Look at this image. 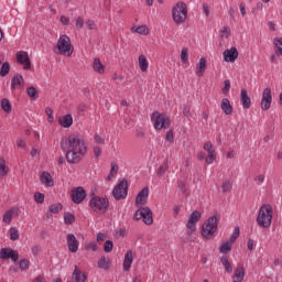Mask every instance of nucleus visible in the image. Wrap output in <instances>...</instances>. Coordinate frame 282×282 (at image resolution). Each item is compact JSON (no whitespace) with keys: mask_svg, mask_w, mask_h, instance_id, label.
Masks as SVG:
<instances>
[{"mask_svg":"<svg viewBox=\"0 0 282 282\" xmlns=\"http://www.w3.org/2000/svg\"><path fill=\"white\" fill-rule=\"evenodd\" d=\"M14 215V207L7 210L3 215L2 221L4 224H10L12 221V216Z\"/></svg>","mask_w":282,"mask_h":282,"instance_id":"33","label":"nucleus"},{"mask_svg":"<svg viewBox=\"0 0 282 282\" xmlns=\"http://www.w3.org/2000/svg\"><path fill=\"white\" fill-rule=\"evenodd\" d=\"M181 61L182 63H188V48H182Z\"/></svg>","mask_w":282,"mask_h":282,"instance_id":"47","label":"nucleus"},{"mask_svg":"<svg viewBox=\"0 0 282 282\" xmlns=\"http://www.w3.org/2000/svg\"><path fill=\"white\" fill-rule=\"evenodd\" d=\"M220 108L225 116H230L232 113V105H230V100L228 98H223Z\"/></svg>","mask_w":282,"mask_h":282,"instance_id":"19","label":"nucleus"},{"mask_svg":"<svg viewBox=\"0 0 282 282\" xmlns=\"http://www.w3.org/2000/svg\"><path fill=\"white\" fill-rule=\"evenodd\" d=\"M89 206L94 213L104 215V213L109 210V199L100 196H94L89 202Z\"/></svg>","mask_w":282,"mask_h":282,"instance_id":"6","label":"nucleus"},{"mask_svg":"<svg viewBox=\"0 0 282 282\" xmlns=\"http://www.w3.org/2000/svg\"><path fill=\"white\" fill-rule=\"evenodd\" d=\"M239 235H240V229H239V227H236L234 229L231 237L229 238V242L235 243V241H237V239H239Z\"/></svg>","mask_w":282,"mask_h":282,"instance_id":"41","label":"nucleus"},{"mask_svg":"<svg viewBox=\"0 0 282 282\" xmlns=\"http://www.w3.org/2000/svg\"><path fill=\"white\" fill-rule=\"evenodd\" d=\"M26 94L32 100H36L39 98V91H36L34 86L26 88Z\"/></svg>","mask_w":282,"mask_h":282,"instance_id":"36","label":"nucleus"},{"mask_svg":"<svg viewBox=\"0 0 282 282\" xmlns=\"http://www.w3.org/2000/svg\"><path fill=\"white\" fill-rule=\"evenodd\" d=\"M61 23L63 25H69V18L65 17V15H62L61 17Z\"/></svg>","mask_w":282,"mask_h":282,"instance_id":"62","label":"nucleus"},{"mask_svg":"<svg viewBox=\"0 0 282 282\" xmlns=\"http://www.w3.org/2000/svg\"><path fill=\"white\" fill-rule=\"evenodd\" d=\"M94 72H97V74H105V65L100 62V59L95 58L93 63Z\"/></svg>","mask_w":282,"mask_h":282,"instance_id":"27","label":"nucleus"},{"mask_svg":"<svg viewBox=\"0 0 282 282\" xmlns=\"http://www.w3.org/2000/svg\"><path fill=\"white\" fill-rule=\"evenodd\" d=\"M70 197L74 204H83V202H85V197H87V192H85L83 186H78L72 189Z\"/></svg>","mask_w":282,"mask_h":282,"instance_id":"9","label":"nucleus"},{"mask_svg":"<svg viewBox=\"0 0 282 282\" xmlns=\"http://www.w3.org/2000/svg\"><path fill=\"white\" fill-rule=\"evenodd\" d=\"M86 26L88 30H96V22L94 20L86 21Z\"/></svg>","mask_w":282,"mask_h":282,"instance_id":"58","label":"nucleus"},{"mask_svg":"<svg viewBox=\"0 0 282 282\" xmlns=\"http://www.w3.org/2000/svg\"><path fill=\"white\" fill-rule=\"evenodd\" d=\"M173 139H174V137H173V131L167 132V134H166V137H165V140H166L167 142H173Z\"/></svg>","mask_w":282,"mask_h":282,"instance_id":"64","label":"nucleus"},{"mask_svg":"<svg viewBox=\"0 0 282 282\" xmlns=\"http://www.w3.org/2000/svg\"><path fill=\"white\" fill-rule=\"evenodd\" d=\"M9 232H10V240L11 241H19V229H17L15 227H11L9 229Z\"/></svg>","mask_w":282,"mask_h":282,"instance_id":"39","label":"nucleus"},{"mask_svg":"<svg viewBox=\"0 0 282 282\" xmlns=\"http://www.w3.org/2000/svg\"><path fill=\"white\" fill-rule=\"evenodd\" d=\"M23 83V76L22 75H15L11 79V89H17V85H21Z\"/></svg>","mask_w":282,"mask_h":282,"instance_id":"37","label":"nucleus"},{"mask_svg":"<svg viewBox=\"0 0 282 282\" xmlns=\"http://www.w3.org/2000/svg\"><path fill=\"white\" fill-rule=\"evenodd\" d=\"M132 263H133V251L128 250L123 259V271L129 272L131 270Z\"/></svg>","mask_w":282,"mask_h":282,"instance_id":"17","label":"nucleus"},{"mask_svg":"<svg viewBox=\"0 0 282 282\" xmlns=\"http://www.w3.org/2000/svg\"><path fill=\"white\" fill-rule=\"evenodd\" d=\"M240 102L242 104L243 109H250L251 101L250 96H248V90H241Z\"/></svg>","mask_w":282,"mask_h":282,"instance_id":"23","label":"nucleus"},{"mask_svg":"<svg viewBox=\"0 0 282 282\" xmlns=\"http://www.w3.org/2000/svg\"><path fill=\"white\" fill-rule=\"evenodd\" d=\"M144 216V207L139 208L133 216L134 221H140L142 217Z\"/></svg>","mask_w":282,"mask_h":282,"instance_id":"45","label":"nucleus"},{"mask_svg":"<svg viewBox=\"0 0 282 282\" xmlns=\"http://www.w3.org/2000/svg\"><path fill=\"white\" fill-rule=\"evenodd\" d=\"M149 198V187H144L140 191V193L137 195L135 204L138 206H144L147 204V199Z\"/></svg>","mask_w":282,"mask_h":282,"instance_id":"16","label":"nucleus"},{"mask_svg":"<svg viewBox=\"0 0 282 282\" xmlns=\"http://www.w3.org/2000/svg\"><path fill=\"white\" fill-rule=\"evenodd\" d=\"M1 109L6 111V113L12 112V105L10 104V100L8 98H3L1 100Z\"/></svg>","mask_w":282,"mask_h":282,"instance_id":"30","label":"nucleus"},{"mask_svg":"<svg viewBox=\"0 0 282 282\" xmlns=\"http://www.w3.org/2000/svg\"><path fill=\"white\" fill-rule=\"evenodd\" d=\"M127 195H129V182L127 178H123L112 189V197H115L117 202H120V199H127Z\"/></svg>","mask_w":282,"mask_h":282,"instance_id":"7","label":"nucleus"},{"mask_svg":"<svg viewBox=\"0 0 282 282\" xmlns=\"http://www.w3.org/2000/svg\"><path fill=\"white\" fill-rule=\"evenodd\" d=\"M66 241L69 252H78V239H76V236H74V234H68L66 236Z\"/></svg>","mask_w":282,"mask_h":282,"instance_id":"15","label":"nucleus"},{"mask_svg":"<svg viewBox=\"0 0 282 282\" xmlns=\"http://www.w3.org/2000/svg\"><path fill=\"white\" fill-rule=\"evenodd\" d=\"M10 171V167L6 165V159L0 158V175L1 177L8 175V172Z\"/></svg>","mask_w":282,"mask_h":282,"instance_id":"31","label":"nucleus"},{"mask_svg":"<svg viewBox=\"0 0 282 282\" xmlns=\"http://www.w3.org/2000/svg\"><path fill=\"white\" fill-rule=\"evenodd\" d=\"M110 175H112V177L118 175V164L115 162L111 163Z\"/></svg>","mask_w":282,"mask_h":282,"instance_id":"53","label":"nucleus"},{"mask_svg":"<svg viewBox=\"0 0 282 282\" xmlns=\"http://www.w3.org/2000/svg\"><path fill=\"white\" fill-rule=\"evenodd\" d=\"M9 74H10V63L4 62V63H2L1 68H0V76L2 78H6V76Z\"/></svg>","mask_w":282,"mask_h":282,"instance_id":"32","label":"nucleus"},{"mask_svg":"<svg viewBox=\"0 0 282 282\" xmlns=\"http://www.w3.org/2000/svg\"><path fill=\"white\" fill-rule=\"evenodd\" d=\"M94 140H95L96 144H105V138H102L98 133H95Z\"/></svg>","mask_w":282,"mask_h":282,"instance_id":"56","label":"nucleus"},{"mask_svg":"<svg viewBox=\"0 0 282 282\" xmlns=\"http://www.w3.org/2000/svg\"><path fill=\"white\" fill-rule=\"evenodd\" d=\"M206 67H207L206 58L202 57L199 59L198 65L196 66V76H198V78H202V76H204V74L206 73Z\"/></svg>","mask_w":282,"mask_h":282,"instance_id":"20","label":"nucleus"},{"mask_svg":"<svg viewBox=\"0 0 282 282\" xmlns=\"http://www.w3.org/2000/svg\"><path fill=\"white\" fill-rule=\"evenodd\" d=\"M177 184L181 193L184 195L186 193V183H184L183 181H178Z\"/></svg>","mask_w":282,"mask_h":282,"instance_id":"57","label":"nucleus"},{"mask_svg":"<svg viewBox=\"0 0 282 282\" xmlns=\"http://www.w3.org/2000/svg\"><path fill=\"white\" fill-rule=\"evenodd\" d=\"M272 107V89L264 88L262 93L261 109L268 111Z\"/></svg>","mask_w":282,"mask_h":282,"instance_id":"10","label":"nucleus"},{"mask_svg":"<svg viewBox=\"0 0 282 282\" xmlns=\"http://www.w3.org/2000/svg\"><path fill=\"white\" fill-rule=\"evenodd\" d=\"M203 12H205L206 17H210V7L207 3L203 4Z\"/></svg>","mask_w":282,"mask_h":282,"instance_id":"61","label":"nucleus"},{"mask_svg":"<svg viewBox=\"0 0 282 282\" xmlns=\"http://www.w3.org/2000/svg\"><path fill=\"white\" fill-rule=\"evenodd\" d=\"M217 221H219L217 216L209 217L207 221L203 224L202 237H204L205 239H213V237L215 236V232H217V226H218Z\"/></svg>","mask_w":282,"mask_h":282,"instance_id":"5","label":"nucleus"},{"mask_svg":"<svg viewBox=\"0 0 282 282\" xmlns=\"http://www.w3.org/2000/svg\"><path fill=\"white\" fill-rule=\"evenodd\" d=\"M230 91V80L226 79L224 82V87H223V94H228Z\"/></svg>","mask_w":282,"mask_h":282,"instance_id":"55","label":"nucleus"},{"mask_svg":"<svg viewBox=\"0 0 282 282\" xmlns=\"http://www.w3.org/2000/svg\"><path fill=\"white\" fill-rule=\"evenodd\" d=\"M240 13L241 17H246V3L243 2L240 3Z\"/></svg>","mask_w":282,"mask_h":282,"instance_id":"63","label":"nucleus"},{"mask_svg":"<svg viewBox=\"0 0 282 282\" xmlns=\"http://www.w3.org/2000/svg\"><path fill=\"white\" fill-rule=\"evenodd\" d=\"M93 151H94L96 160H98V158H100V155H102V149H100V147H98V145H95L93 148Z\"/></svg>","mask_w":282,"mask_h":282,"instance_id":"54","label":"nucleus"},{"mask_svg":"<svg viewBox=\"0 0 282 282\" xmlns=\"http://www.w3.org/2000/svg\"><path fill=\"white\" fill-rule=\"evenodd\" d=\"M274 52L276 56H282V37L273 39Z\"/></svg>","mask_w":282,"mask_h":282,"instance_id":"26","label":"nucleus"},{"mask_svg":"<svg viewBox=\"0 0 282 282\" xmlns=\"http://www.w3.org/2000/svg\"><path fill=\"white\" fill-rule=\"evenodd\" d=\"M223 56L225 63H235V61L239 58V51H237V47L231 46L230 48L224 51Z\"/></svg>","mask_w":282,"mask_h":282,"instance_id":"13","label":"nucleus"},{"mask_svg":"<svg viewBox=\"0 0 282 282\" xmlns=\"http://www.w3.org/2000/svg\"><path fill=\"white\" fill-rule=\"evenodd\" d=\"M243 276H246V271H245L243 267H239L234 272L232 281L234 282H242Z\"/></svg>","mask_w":282,"mask_h":282,"instance_id":"25","label":"nucleus"},{"mask_svg":"<svg viewBox=\"0 0 282 282\" xmlns=\"http://www.w3.org/2000/svg\"><path fill=\"white\" fill-rule=\"evenodd\" d=\"M59 210H63V205L61 203L50 206V213H53L54 215H56V213H58Z\"/></svg>","mask_w":282,"mask_h":282,"instance_id":"42","label":"nucleus"},{"mask_svg":"<svg viewBox=\"0 0 282 282\" xmlns=\"http://www.w3.org/2000/svg\"><path fill=\"white\" fill-rule=\"evenodd\" d=\"M61 127H64V129H69L72 124H74V118L72 115H65L59 119Z\"/></svg>","mask_w":282,"mask_h":282,"instance_id":"24","label":"nucleus"},{"mask_svg":"<svg viewBox=\"0 0 282 282\" xmlns=\"http://www.w3.org/2000/svg\"><path fill=\"white\" fill-rule=\"evenodd\" d=\"M61 149L66 153L68 164H80L83 158L87 154L85 140L78 134H70L61 141Z\"/></svg>","mask_w":282,"mask_h":282,"instance_id":"1","label":"nucleus"},{"mask_svg":"<svg viewBox=\"0 0 282 282\" xmlns=\"http://www.w3.org/2000/svg\"><path fill=\"white\" fill-rule=\"evenodd\" d=\"M132 32H137V34L147 36V34H149V28H147V25L133 26Z\"/></svg>","mask_w":282,"mask_h":282,"instance_id":"34","label":"nucleus"},{"mask_svg":"<svg viewBox=\"0 0 282 282\" xmlns=\"http://www.w3.org/2000/svg\"><path fill=\"white\" fill-rule=\"evenodd\" d=\"M104 250H105V252H111V250H113V241L106 240V242L104 245Z\"/></svg>","mask_w":282,"mask_h":282,"instance_id":"50","label":"nucleus"},{"mask_svg":"<svg viewBox=\"0 0 282 282\" xmlns=\"http://www.w3.org/2000/svg\"><path fill=\"white\" fill-rule=\"evenodd\" d=\"M139 67L141 72H147L149 69V61L147 59L145 55L139 56Z\"/></svg>","mask_w":282,"mask_h":282,"instance_id":"28","label":"nucleus"},{"mask_svg":"<svg viewBox=\"0 0 282 282\" xmlns=\"http://www.w3.org/2000/svg\"><path fill=\"white\" fill-rule=\"evenodd\" d=\"M19 268L20 270H28L30 268V260L28 259H22L20 262H19Z\"/></svg>","mask_w":282,"mask_h":282,"instance_id":"48","label":"nucleus"},{"mask_svg":"<svg viewBox=\"0 0 282 282\" xmlns=\"http://www.w3.org/2000/svg\"><path fill=\"white\" fill-rule=\"evenodd\" d=\"M152 120H154V129H169V127H171V120L163 113L153 112Z\"/></svg>","mask_w":282,"mask_h":282,"instance_id":"8","label":"nucleus"},{"mask_svg":"<svg viewBox=\"0 0 282 282\" xmlns=\"http://www.w3.org/2000/svg\"><path fill=\"white\" fill-rule=\"evenodd\" d=\"M40 180L42 184H45V186H54V180L52 178V174H50V172H42Z\"/></svg>","mask_w":282,"mask_h":282,"instance_id":"22","label":"nucleus"},{"mask_svg":"<svg viewBox=\"0 0 282 282\" xmlns=\"http://www.w3.org/2000/svg\"><path fill=\"white\" fill-rule=\"evenodd\" d=\"M272 217H274V208L270 204H263L258 212L256 218L257 225L260 228H270L272 226Z\"/></svg>","mask_w":282,"mask_h":282,"instance_id":"2","label":"nucleus"},{"mask_svg":"<svg viewBox=\"0 0 282 282\" xmlns=\"http://www.w3.org/2000/svg\"><path fill=\"white\" fill-rule=\"evenodd\" d=\"M98 268H101L102 270H109V259L107 257H101L98 261Z\"/></svg>","mask_w":282,"mask_h":282,"instance_id":"38","label":"nucleus"},{"mask_svg":"<svg viewBox=\"0 0 282 282\" xmlns=\"http://www.w3.org/2000/svg\"><path fill=\"white\" fill-rule=\"evenodd\" d=\"M0 259H11L14 263L19 261V251L11 248H2L0 250Z\"/></svg>","mask_w":282,"mask_h":282,"instance_id":"12","label":"nucleus"},{"mask_svg":"<svg viewBox=\"0 0 282 282\" xmlns=\"http://www.w3.org/2000/svg\"><path fill=\"white\" fill-rule=\"evenodd\" d=\"M17 61L20 63V65H24V69H30L32 67L30 55L25 51H20L17 53Z\"/></svg>","mask_w":282,"mask_h":282,"instance_id":"14","label":"nucleus"},{"mask_svg":"<svg viewBox=\"0 0 282 282\" xmlns=\"http://www.w3.org/2000/svg\"><path fill=\"white\" fill-rule=\"evenodd\" d=\"M221 191H223V193H228V192L232 191V182H230V181H225V182L221 184Z\"/></svg>","mask_w":282,"mask_h":282,"instance_id":"40","label":"nucleus"},{"mask_svg":"<svg viewBox=\"0 0 282 282\" xmlns=\"http://www.w3.org/2000/svg\"><path fill=\"white\" fill-rule=\"evenodd\" d=\"M172 17L174 23H176L177 25H182V23L186 21V17H188L186 3L177 2L175 7L172 9Z\"/></svg>","mask_w":282,"mask_h":282,"instance_id":"4","label":"nucleus"},{"mask_svg":"<svg viewBox=\"0 0 282 282\" xmlns=\"http://www.w3.org/2000/svg\"><path fill=\"white\" fill-rule=\"evenodd\" d=\"M55 54H59L61 56H72L74 54V45L72 44V40L67 35H61L57 40V44L54 48Z\"/></svg>","mask_w":282,"mask_h":282,"instance_id":"3","label":"nucleus"},{"mask_svg":"<svg viewBox=\"0 0 282 282\" xmlns=\"http://www.w3.org/2000/svg\"><path fill=\"white\" fill-rule=\"evenodd\" d=\"M167 171H169V163H165L159 167L156 174L159 175V177H162L164 173H166Z\"/></svg>","mask_w":282,"mask_h":282,"instance_id":"46","label":"nucleus"},{"mask_svg":"<svg viewBox=\"0 0 282 282\" xmlns=\"http://www.w3.org/2000/svg\"><path fill=\"white\" fill-rule=\"evenodd\" d=\"M199 219H202V213L194 210L188 218L187 221V235H192V232H195L196 228H195V224H197V221H199Z\"/></svg>","mask_w":282,"mask_h":282,"instance_id":"11","label":"nucleus"},{"mask_svg":"<svg viewBox=\"0 0 282 282\" xmlns=\"http://www.w3.org/2000/svg\"><path fill=\"white\" fill-rule=\"evenodd\" d=\"M75 219H76V217L73 214L67 213L64 215V221L66 225L74 224Z\"/></svg>","mask_w":282,"mask_h":282,"instance_id":"43","label":"nucleus"},{"mask_svg":"<svg viewBox=\"0 0 282 282\" xmlns=\"http://www.w3.org/2000/svg\"><path fill=\"white\" fill-rule=\"evenodd\" d=\"M220 252L223 254H228V252H230V250H232V242L230 241H225L220 248H219Z\"/></svg>","mask_w":282,"mask_h":282,"instance_id":"35","label":"nucleus"},{"mask_svg":"<svg viewBox=\"0 0 282 282\" xmlns=\"http://www.w3.org/2000/svg\"><path fill=\"white\" fill-rule=\"evenodd\" d=\"M220 36H221V39H224V36H225V39H229L230 37V28L224 26L220 32Z\"/></svg>","mask_w":282,"mask_h":282,"instance_id":"51","label":"nucleus"},{"mask_svg":"<svg viewBox=\"0 0 282 282\" xmlns=\"http://www.w3.org/2000/svg\"><path fill=\"white\" fill-rule=\"evenodd\" d=\"M86 248L87 250H93V252H96V250H98V245H96V242H90Z\"/></svg>","mask_w":282,"mask_h":282,"instance_id":"60","label":"nucleus"},{"mask_svg":"<svg viewBox=\"0 0 282 282\" xmlns=\"http://www.w3.org/2000/svg\"><path fill=\"white\" fill-rule=\"evenodd\" d=\"M34 200L36 202V204H43V202H45V195L41 192H36L34 194Z\"/></svg>","mask_w":282,"mask_h":282,"instance_id":"44","label":"nucleus"},{"mask_svg":"<svg viewBox=\"0 0 282 282\" xmlns=\"http://www.w3.org/2000/svg\"><path fill=\"white\" fill-rule=\"evenodd\" d=\"M73 279L75 280V282H87V275H85V273H82L80 269H78V265H75Z\"/></svg>","mask_w":282,"mask_h":282,"instance_id":"21","label":"nucleus"},{"mask_svg":"<svg viewBox=\"0 0 282 282\" xmlns=\"http://www.w3.org/2000/svg\"><path fill=\"white\" fill-rule=\"evenodd\" d=\"M143 224L147 226H151L153 224V212L149 207H143Z\"/></svg>","mask_w":282,"mask_h":282,"instance_id":"18","label":"nucleus"},{"mask_svg":"<svg viewBox=\"0 0 282 282\" xmlns=\"http://www.w3.org/2000/svg\"><path fill=\"white\" fill-rule=\"evenodd\" d=\"M220 262L223 263L226 272H228L229 274L232 273V264L228 260V257H226V256L221 257Z\"/></svg>","mask_w":282,"mask_h":282,"instance_id":"29","label":"nucleus"},{"mask_svg":"<svg viewBox=\"0 0 282 282\" xmlns=\"http://www.w3.org/2000/svg\"><path fill=\"white\" fill-rule=\"evenodd\" d=\"M204 151H207V153H215V150H213V142L210 141L205 142Z\"/></svg>","mask_w":282,"mask_h":282,"instance_id":"52","label":"nucleus"},{"mask_svg":"<svg viewBox=\"0 0 282 282\" xmlns=\"http://www.w3.org/2000/svg\"><path fill=\"white\" fill-rule=\"evenodd\" d=\"M83 25H85V20L83 18H77L76 20V28H78L79 30L83 29Z\"/></svg>","mask_w":282,"mask_h":282,"instance_id":"59","label":"nucleus"},{"mask_svg":"<svg viewBox=\"0 0 282 282\" xmlns=\"http://www.w3.org/2000/svg\"><path fill=\"white\" fill-rule=\"evenodd\" d=\"M215 158H217V153L216 152H208V155L205 159V162L207 164H213V162H215Z\"/></svg>","mask_w":282,"mask_h":282,"instance_id":"49","label":"nucleus"}]
</instances>
